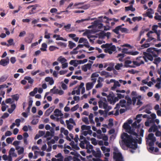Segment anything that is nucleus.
<instances>
[{"instance_id": "obj_20", "label": "nucleus", "mask_w": 161, "mask_h": 161, "mask_svg": "<svg viewBox=\"0 0 161 161\" xmlns=\"http://www.w3.org/2000/svg\"><path fill=\"white\" fill-rule=\"evenodd\" d=\"M24 79L28 80V82L29 83L32 84L34 82V80L30 76H25Z\"/></svg>"}, {"instance_id": "obj_28", "label": "nucleus", "mask_w": 161, "mask_h": 161, "mask_svg": "<svg viewBox=\"0 0 161 161\" xmlns=\"http://www.w3.org/2000/svg\"><path fill=\"white\" fill-rule=\"evenodd\" d=\"M84 46H85V47L87 48H89L90 47V45H89V44H79L76 47V49H78L79 48L83 47Z\"/></svg>"}, {"instance_id": "obj_22", "label": "nucleus", "mask_w": 161, "mask_h": 161, "mask_svg": "<svg viewBox=\"0 0 161 161\" xmlns=\"http://www.w3.org/2000/svg\"><path fill=\"white\" fill-rule=\"evenodd\" d=\"M123 127L126 130H130L131 129V127L127 123H125L123 125Z\"/></svg>"}, {"instance_id": "obj_62", "label": "nucleus", "mask_w": 161, "mask_h": 161, "mask_svg": "<svg viewBox=\"0 0 161 161\" xmlns=\"http://www.w3.org/2000/svg\"><path fill=\"white\" fill-rule=\"evenodd\" d=\"M10 61L12 64H14L16 61V58L14 57H12L10 59Z\"/></svg>"}, {"instance_id": "obj_17", "label": "nucleus", "mask_w": 161, "mask_h": 161, "mask_svg": "<svg viewBox=\"0 0 161 161\" xmlns=\"http://www.w3.org/2000/svg\"><path fill=\"white\" fill-rule=\"evenodd\" d=\"M94 85L91 82H88L86 84V89L87 91L92 89Z\"/></svg>"}, {"instance_id": "obj_21", "label": "nucleus", "mask_w": 161, "mask_h": 161, "mask_svg": "<svg viewBox=\"0 0 161 161\" xmlns=\"http://www.w3.org/2000/svg\"><path fill=\"white\" fill-rule=\"evenodd\" d=\"M54 108L53 107H50L47 110L45 113V114L47 115H49V114L53 111Z\"/></svg>"}, {"instance_id": "obj_37", "label": "nucleus", "mask_w": 161, "mask_h": 161, "mask_svg": "<svg viewBox=\"0 0 161 161\" xmlns=\"http://www.w3.org/2000/svg\"><path fill=\"white\" fill-rule=\"evenodd\" d=\"M59 48L57 47L53 46H51L49 47V50L50 51H53L56 49H58Z\"/></svg>"}, {"instance_id": "obj_6", "label": "nucleus", "mask_w": 161, "mask_h": 161, "mask_svg": "<svg viewBox=\"0 0 161 161\" xmlns=\"http://www.w3.org/2000/svg\"><path fill=\"white\" fill-rule=\"evenodd\" d=\"M120 30L122 33H127L128 30L126 28H122V25H119L115 27V29L113 30V31L116 34H119V31Z\"/></svg>"}, {"instance_id": "obj_30", "label": "nucleus", "mask_w": 161, "mask_h": 161, "mask_svg": "<svg viewBox=\"0 0 161 161\" xmlns=\"http://www.w3.org/2000/svg\"><path fill=\"white\" fill-rule=\"evenodd\" d=\"M161 61V58L160 57H158L155 58L153 62V63L157 65Z\"/></svg>"}, {"instance_id": "obj_33", "label": "nucleus", "mask_w": 161, "mask_h": 161, "mask_svg": "<svg viewBox=\"0 0 161 161\" xmlns=\"http://www.w3.org/2000/svg\"><path fill=\"white\" fill-rule=\"evenodd\" d=\"M112 43H106L105 44H103L102 45L101 47L102 48H108L109 47H110V46L112 45Z\"/></svg>"}, {"instance_id": "obj_25", "label": "nucleus", "mask_w": 161, "mask_h": 161, "mask_svg": "<svg viewBox=\"0 0 161 161\" xmlns=\"http://www.w3.org/2000/svg\"><path fill=\"white\" fill-rule=\"evenodd\" d=\"M47 44L45 43H43L42 45V47L40 48V50L42 51H45L47 50Z\"/></svg>"}, {"instance_id": "obj_41", "label": "nucleus", "mask_w": 161, "mask_h": 161, "mask_svg": "<svg viewBox=\"0 0 161 161\" xmlns=\"http://www.w3.org/2000/svg\"><path fill=\"white\" fill-rule=\"evenodd\" d=\"M123 66V64L122 63L117 64L115 66V68L118 70L120 69V67Z\"/></svg>"}, {"instance_id": "obj_34", "label": "nucleus", "mask_w": 161, "mask_h": 161, "mask_svg": "<svg viewBox=\"0 0 161 161\" xmlns=\"http://www.w3.org/2000/svg\"><path fill=\"white\" fill-rule=\"evenodd\" d=\"M142 17L141 16L134 17L132 18V20L135 22L136 21H139L142 19Z\"/></svg>"}, {"instance_id": "obj_39", "label": "nucleus", "mask_w": 161, "mask_h": 161, "mask_svg": "<svg viewBox=\"0 0 161 161\" xmlns=\"http://www.w3.org/2000/svg\"><path fill=\"white\" fill-rule=\"evenodd\" d=\"M37 6H35L34 5L32 8L31 10L29 12V14H33L35 13V12L34 11L35 10H36V9Z\"/></svg>"}, {"instance_id": "obj_7", "label": "nucleus", "mask_w": 161, "mask_h": 161, "mask_svg": "<svg viewBox=\"0 0 161 161\" xmlns=\"http://www.w3.org/2000/svg\"><path fill=\"white\" fill-rule=\"evenodd\" d=\"M113 158L115 161H124V158L120 153L114 152Z\"/></svg>"}, {"instance_id": "obj_26", "label": "nucleus", "mask_w": 161, "mask_h": 161, "mask_svg": "<svg viewBox=\"0 0 161 161\" xmlns=\"http://www.w3.org/2000/svg\"><path fill=\"white\" fill-rule=\"evenodd\" d=\"M91 128V127L90 126L86 125H83L81 126V129L82 130H90Z\"/></svg>"}, {"instance_id": "obj_5", "label": "nucleus", "mask_w": 161, "mask_h": 161, "mask_svg": "<svg viewBox=\"0 0 161 161\" xmlns=\"http://www.w3.org/2000/svg\"><path fill=\"white\" fill-rule=\"evenodd\" d=\"M143 58L146 62H147V59L152 61L153 60V56L150 53L146 52H143Z\"/></svg>"}, {"instance_id": "obj_43", "label": "nucleus", "mask_w": 161, "mask_h": 161, "mask_svg": "<svg viewBox=\"0 0 161 161\" xmlns=\"http://www.w3.org/2000/svg\"><path fill=\"white\" fill-rule=\"evenodd\" d=\"M87 61V59H85L83 60H79L76 61L78 63V64H84Z\"/></svg>"}, {"instance_id": "obj_1", "label": "nucleus", "mask_w": 161, "mask_h": 161, "mask_svg": "<svg viewBox=\"0 0 161 161\" xmlns=\"http://www.w3.org/2000/svg\"><path fill=\"white\" fill-rule=\"evenodd\" d=\"M121 138L126 146L132 149L130 150L132 153H134V150L137 147V142L131 136L128 135L126 133H124L121 136Z\"/></svg>"}, {"instance_id": "obj_49", "label": "nucleus", "mask_w": 161, "mask_h": 161, "mask_svg": "<svg viewBox=\"0 0 161 161\" xmlns=\"http://www.w3.org/2000/svg\"><path fill=\"white\" fill-rule=\"evenodd\" d=\"M95 36L93 35H88L87 36V37L88 39H89V41L90 42L92 43H93L94 42V41L93 40H92L90 39L91 38H94L95 37Z\"/></svg>"}, {"instance_id": "obj_48", "label": "nucleus", "mask_w": 161, "mask_h": 161, "mask_svg": "<svg viewBox=\"0 0 161 161\" xmlns=\"http://www.w3.org/2000/svg\"><path fill=\"white\" fill-rule=\"evenodd\" d=\"M91 141H92V143L94 145H96L97 144V142L96 141V139L94 138H92L91 139Z\"/></svg>"}, {"instance_id": "obj_27", "label": "nucleus", "mask_w": 161, "mask_h": 161, "mask_svg": "<svg viewBox=\"0 0 161 161\" xmlns=\"http://www.w3.org/2000/svg\"><path fill=\"white\" fill-rule=\"evenodd\" d=\"M148 139L150 140H156V138L154 136V134L153 133L149 134L148 136Z\"/></svg>"}, {"instance_id": "obj_57", "label": "nucleus", "mask_w": 161, "mask_h": 161, "mask_svg": "<svg viewBox=\"0 0 161 161\" xmlns=\"http://www.w3.org/2000/svg\"><path fill=\"white\" fill-rule=\"evenodd\" d=\"M116 95L117 96V97L118 98V99H120L122 98H124L125 97L124 95H122L120 93H117Z\"/></svg>"}, {"instance_id": "obj_31", "label": "nucleus", "mask_w": 161, "mask_h": 161, "mask_svg": "<svg viewBox=\"0 0 161 161\" xmlns=\"http://www.w3.org/2000/svg\"><path fill=\"white\" fill-rule=\"evenodd\" d=\"M90 18L88 17V18L86 19H82L81 20H77L76 21L75 23H80L81 22H83L84 21H88V20H90Z\"/></svg>"}, {"instance_id": "obj_11", "label": "nucleus", "mask_w": 161, "mask_h": 161, "mask_svg": "<svg viewBox=\"0 0 161 161\" xmlns=\"http://www.w3.org/2000/svg\"><path fill=\"white\" fill-rule=\"evenodd\" d=\"M96 150L97 152H95L94 150H92V154L95 157L100 158L101 157V152L99 148H97Z\"/></svg>"}, {"instance_id": "obj_13", "label": "nucleus", "mask_w": 161, "mask_h": 161, "mask_svg": "<svg viewBox=\"0 0 161 161\" xmlns=\"http://www.w3.org/2000/svg\"><path fill=\"white\" fill-rule=\"evenodd\" d=\"M91 66L92 64L90 63L85 64L82 66V69L84 71L86 72L87 71L88 69H91Z\"/></svg>"}, {"instance_id": "obj_63", "label": "nucleus", "mask_w": 161, "mask_h": 161, "mask_svg": "<svg viewBox=\"0 0 161 161\" xmlns=\"http://www.w3.org/2000/svg\"><path fill=\"white\" fill-rule=\"evenodd\" d=\"M7 77H5L4 76H1L0 78V82H3L5 81L7 79Z\"/></svg>"}, {"instance_id": "obj_50", "label": "nucleus", "mask_w": 161, "mask_h": 161, "mask_svg": "<svg viewBox=\"0 0 161 161\" xmlns=\"http://www.w3.org/2000/svg\"><path fill=\"white\" fill-rule=\"evenodd\" d=\"M150 44L148 43H145L141 45V47L142 48H146L149 47Z\"/></svg>"}, {"instance_id": "obj_64", "label": "nucleus", "mask_w": 161, "mask_h": 161, "mask_svg": "<svg viewBox=\"0 0 161 161\" xmlns=\"http://www.w3.org/2000/svg\"><path fill=\"white\" fill-rule=\"evenodd\" d=\"M13 140L14 138L12 139L10 137H8L6 139V141L9 144L11 143Z\"/></svg>"}, {"instance_id": "obj_3", "label": "nucleus", "mask_w": 161, "mask_h": 161, "mask_svg": "<svg viewBox=\"0 0 161 161\" xmlns=\"http://www.w3.org/2000/svg\"><path fill=\"white\" fill-rule=\"evenodd\" d=\"M146 52L151 54L154 57H157L161 53V49L156 48L150 47L147 49Z\"/></svg>"}, {"instance_id": "obj_52", "label": "nucleus", "mask_w": 161, "mask_h": 161, "mask_svg": "<svg viewBox=\"0 0 161 161\" xmlns=\"http://www.w3.org/2000/svg\"><path fill=\"white\" fill-rule=\"evenodd\" d=\"M128 49L126 48H124L122 49V53L124 54H129V52L128 51Z\"/></svg>"}, {"instance_id": "obj_16", "label": "nucleus", "mask_w": 161, "mask_h": 161, "mask_svg": "<svg viewBox=\"0 0 161 161\" xmlns=\"http://www.w3.org/2000/svg\"><path fill=\"white\" fill-rule=\"evenodd\" d=\"M79 43H83L84 44H89L88 41L87 40L83 37L80 38L78 42Z\"/></svg>"}, {"instance_id": "obj_60", "label": "nucleus", "mask_w": 161, "mask_h": 161, "mask_svg": "<svg viewBox=\"0 0 161 161\" xmlns=\"http://www.w3.org/2000/svg\"><path fill=\"white\" fill-rule=\"evenodd\" d=\"M99 107L100 108H102L103 106L104 103L102 100L99 101L98 102Z\"/></svg>"}, {"instance_id": "obj_2", "label": "nucleus", "mask_w": 161, "mask_h": 161, "mask_svg": "<svg viewBox=\"0 0 161 161\" xmlns=\"http://www.w3.org/2000/svg\"><path fill=\"white\" fill-rule=\"evenodd\" d=\"M143 57L139 56L136 58V60L132 61L130 60H127L125 61V65L126 67L135 68L138 67L142 64H144L142 58Z\"/></svg>"}, {"instance_id": "obj_59", "label": "nucleus", "mask_w": 161, "mask_h": 161, "mask_svg": "<svg viewBox=\"0 0 161 161\" xmlns=\"http://www.w3.org/2000/svg\"><path fill=\"white\" fill-rule=\"evenodd\" d=\"M9 114L7 113H4L1 116V118L3 119H4L8 117L9 116Z\"/></svg>"}, {"instance_id": "obj_24", "label": "nucleus", "mask_w": 161, "mask_h": 161, "mask_svg": "<svg viewBox=\"0 0 161 161\" xmlns=\"http://www.w3.org/2000/svg\"><path fill=\"white\" fill-rule=\"evenodd\" d=\"M125 11H128L130 10L132 11H134L135 10V8L132 7V6L131 5L130 6L125 7Z\"/></svg>"}, {"instance_id": "obj_15", "label": "nucleus", "mask_w": 161, "mask_h": 161, "mask_svg": "<svg viewBox=\"0 0 161 161\" xmlns=\"http://www.w3.org/2000/svg\"><path fill=\"white\" fill-rule=\"evenodd\" d=\"M158 130V127L155 125L154 124L149 129L148 131L149 132H151L153 131V132H156Z\"/></svg>"}, {"instance_id": "obj_51", "label": "nucleus", "mask_w": 161, "mask_h": 161, "mask_svg": "<svg viewBox=\"0 0 161 161\" xmlns=\"http://www.w3.org/2000/svg\"><path fill=\"white\" fill-rule=\"evenodd\" d=\"M93 146L92 145L90 144V143L89 144H87L86 147V149H91L92 150L93 149Z\"/></svg>"}, {"instance_id": "obj_32", "label": "nucleus", "mask_w": 161, "mask_h": 161, "mask_svg": "<svg viewBox=\"0 0 161 161\" xmlns=\"http://www.w3.org/2000/svg\"><path fill=\"white\" fill-rule=\"evenodd\" d=\"M90 4H87L85 5H84L83 6L81 7H77L76 8H82L84 9H88L90 8Z\"/></svg>"}, {"instance_id": "obj_55", "label": "nucleus", "mask_w": 161, "mask_h": 161, "mask_svg": "<svg viewBox=\"0 0 161 161\" xmlns=\"http://www.w3.org/2000/svg\"><path fill=\"white\" fill-rule=\"evenodd\" d=\"M21 122V120L19 119H17L15 120L16 123V125L17 127H19L20 125V123Z\"/></svg>"}, {"instance_id": "obj_46", "label": "nucleus", "mask_w": 161, "mask_h": 161, "mask_svg": "<svg viewBox=\"0 0 161 161\" xmlns=\"http://www.w3.org/2000/svg\"><path fill=\"white\" fill-rule=\"evenodd\" d=\"M78 49H76V47L74 48L72 51L70 52V53L71 55L76 54L78 53V51H76Z\"/></svg>"}, {"instance_id": "obj_58", "label": "nucleus", "mask_w": 161, "mask_h": 161, "mask_svg": "<svg viewBox=\"0 0 161 161\" xmlns=\"http://www.w3.org/2000/svg\"><path fill=\"white\" fill-rule=\"evenodd\" d=\"M108 48L113 52L115 51L116 50V47L115 45H111Z\"/></svg>"}, {"instance_id": "obj_36", "label": "nucleus", "mask_w": 161, "mask_h": 161, "mask_svg": "<svg viewBox=\"0 0 161 161\" xmlns=\"http://www.w3.org/2000/svg\"><path fill=\"white\" fill-rule=\"evenodd\" d=\"M95 24H96L98 26V28L99 29H101L103 26V25L101 23H98L97 21H95Z\"/></svg>"}, {"instance_id": "obj_9", "label": "nucleus", "mask_w": 161, "mask_h": 161, "mask_svg": "<svg viewBox=\"0 0 161 161\" xmlns=\"http://www.w3.org/2000/svg\"><path fill=\"white\" fill-rule=\"evenodd\" d=\"M34 38V34L31 33H29L28 36L25 37V42L27 43H31L32 42Z\"/></svg>"}, {"instance_id": "obj_4", "label": "nucleus", "mask_w": 161, "mask_h": 161, "mask_svg": "<svg viewBox=\"0 0 161 161\" xmlns=\"http://www.w3.org/2000/svg\"><path fill=\"white\" fill-rule=\"evenodd\" d=\"M107 100L110 104H114L119 100L117 97H114V95L112 92H110L107 96Z\"/></svg>"}, {"instance_id": "obj_18", "label": "nucleus", "mask_w": 161, "mask_h": 161, "mask_svg": "<svg viewBox=\"0 0 161 161\" xmlns=\"http://www.w3.org/2000/svg\"><path fill=\"white\" fill-rule=\"evenodd\" d=\"M147 11L146 13V16L150 18H152L153 16L152 15V13L151 12V11H153L152 9L151 8L147 10Z\"/></svg>"}, {"instance_id": "obj_14", "label": "nucleus", "mask_w": 161, "mask_h": 161, "mask_svg": "<svg viewBox=\"0 0 161 161\" xmlns=\"http://www.w3.org/2000/svg\"><path fill=\"white\" fill-rule=\"evenodd\" d=\"M89 142L87 141L86 139L84 140V141H81L80 142L79 144L80 147L82 149L85 148V144H89Z\"/></svg>"}, {"instance_id": "obj_40", "label": "nucleus", "mask_w": 161, "mask_h": 161, "mask_svg": "<svg viewBox=\"0 0 161 161\" xmlns=\"http://www.w3.org/2000/svg\"><path fill=\"white\" fill-rule=\"evenodd\" d=\"M13 99L17 101L19 97V95L18 94H16L14 95H13L12 96Z\"/></svg>"}, {"instance_id": "obj_44", "label": "nucleus", "mask_w": 161, "mask_h": 161, "mask_svg": "<svg viewBox=\"0 0 161 161\" xmlns=\"http://www.w3.org/2000/svg\"><path fill=\"white\" fill-rule=\"evenodd\" d=\"M56 86H54L53 88L50 90V92H52L53 94H56L58 92V89H54L56 88Z\"/></svg>"}, {"instance_id": "obj_47", "label": "nucleus", "mask_w": 161, "mask_h": 161, "mask_svg": "<svg viewBox=\"0 0 161 161\" xmlns=\"http://www.w3.org/2000/svg\"><path fill=\"white\" fill-rule=\"evenodd\" d=\"M98 84L96 86V88H100L103 86V84L100 82L99 81V80H97Z\"/></svg>"}, {"instance_id": "obj_53", "label": "nucleus", "mask_w": 161, "mask_h": 161, "mask_svg": "<svg viewBox=\"0 0 161 161\" xmlns=\"http://www.w3.org/2000/svg\"><path fill=\"white\" fill-rule=\"evenodd\" d=\"M38 122V120L37 119H34L31 122V124L33 125H36Z\"/></svg>"}, {"instance_id": "obj_61", "label": "nucleus", "mask_w": 161, "mask_h": 161, "mask_svg": "<svg viewBox=\"0 0 161 161\" xmlns=\"http://www.w3.org/2000/svg\"><path fill=\"white\" fill-rule=\"evenodd\" d=\"M54 24V25L58 26V27L61 28L63 26V25H64V23H63L62 24H59L58 23L55 22Z\"/></svg>"}, {"instance_id": "obj_42", "label": "nucleus", "mask_w": 161, "mask_h": 161, "mask_svg": "<svg viewBox=\"0 0 161 161\" xmlns=\"http://www.w3.org/2000/svg\"><path fill=\"white\" fill-rule=\"evenodd\" d=\"M100 35H103V36H106L107 37H109L110 35V33L109 32H107L106 33H104L103 31L101 33H100Z\"/></svg>"}, {"instance_id": "obj_54", "label": "nucleus", "mask_w": 161, "mask_h": 161, "mask_svg": "<svg viewBox=\"0 0 161 161\" xmlns=\"http://www.w3.org/2000/svg\"><path fill=\"white\" fill-rule=\"evenodd\" d=\"M57 44L61 46H63L64 47H66L67 46V44L65 43L62 42H58Z\"/></svg>"}, {"instance_id": "obj_45", "label": "nucleus", "mask_w": 161, "mask_h": 161, "mask_svg": "<svg viewBox=\"0 0 161 161\" xmlns=\"http://www.w3.org/2000/svg\"><path fill=\"white\" fill-rule=\"evenodd\" d=\"M79 107V105L78 104H76L72 108L71 110L72 111H74L76 110Z\"/></svg>"}, {"instance_id": "obj_38", "label": "nucleus", "mask_w": 161, "mask_h": 161, "mask_svg": "<svg viewBox=\"0 0 161 161\" xmlns=\"http://www.w3.org/2000/svg\"><path fill=\"white\" fill-rule=\"evenodd\" d=\"M54 112L55 113V115L56 117H58L59 116V114L61 113V111L58 109H56Z\"/></svg>"}, {"instance_id": "obj_29", "label": "nucleus", "mask_w": 161, "mask_h": 161, "mask_svg": "<svg viewBox=\"0 0 161 161\" xmlns=\"http://www.w3.org/2000/svg\"><path fill=\"white\" fill-rule=\"evenodd\" d=\"M69 47L70 49H72L74 47L76 46V44L71 41H69Z\"/></svg>"}, {"instance_id": "obj_10", "label": "nucleus", "mask_w": 161, "mask_h": 161, "mask_svg": "<svg viewBox=\"0 0 161 161\" xmlns=\"http://www.w3.org/2000/svg\"><path fill=\"white\" fill-rule=\"evenodd\" d=\"M126 101L124 99L121 100L119 101V103H117L116 107L114 108V109H118L120 108V106L122 107H127L126 105Z\"/></svg>"}, {"instance_id": "obj_19", "label": "nucleus", "mask_w": 161, "mask_h": 161, "mask_svg": "<svg viewBox=\"0 0 161 161\" xmlns=\"http://www.w3.org/2000/svg\"><path fill=\"white\" fill-rule=\"evenodd\" d=\"M125 54L124 53H119L118 54L117 56V58H119V60L120 61H122L123 60V59L124 57L125 56Z\"/></svg>"}, {"instance_id": "obj_23", "label": "nucleus", "mask_w": 161, "mask_h": 161, "mask_svg": "<svg viewBox=\"0 0 161 161\" xmlns=\"http://www.w3.org/2000/svg\"><path fill=\"white\" fill-rule=\"evenodd\" d=\"M142 116V114H138L136 116V119L137 120L136 121L137 123H139L142 120V119L141 118Z\"/></svg>"}, {"instance_id": "obj_12", "label": "nucleus", "mask_w": 161, "mask_h": 161, "mask_svg": "<svg viewBox=\"0 0 161 161\" xmlns=\"http://www.w3.org/2000/svg\"><path fill=\"white\" fill-rule=\"evenodd\" d=\"M9 59L7 57L5 59H2L0 61V65L5 66L9 63Z\"/></svg>"}, {"instance_id": "obj_35", "label": "nucleus", "mask_w": 161, "mask_h": 161, "mask_svg": "<svg viewBox=\"0 0 161 161\" xmlns=\"http://www.w3.org/2000/svg\"><path fill=\"white\" fill-rule=\"evenodd\" d=\"M155 14L156 15L154 16V19L156 20L161 21V16L159 15L157 13H156Z\"/></svg>"}, {"instance_id": "obj_8", "label": "nucleus", "mask_w": 161, "mask_h": 161, "mask_svg": "<svg viewBox=\"0 0 161 161\" xmlns=\"http://www.w3.org/2000/svg\"><path fill=\"white\" fill-rule=\"evenodd\" d=\"M158 26L157 25H154L152 27V30L154 31V33H155L157 35V40L158 41H161V40L160 38V35L161 34V31L160 30H157Z\"/></svg>"}, {"instance_id": "obj_56", "label": "nucleus", "mask_w": 161, "mask_h": 161, "mask_svg": "<svg viewBox=\"0 0 161 161\" xmlns=\"http://www.w3.org/2000/svg\"><path fill=\"white\" fill-rule=\"evenodd\" d=\"M24 148L23 147L20 148V149L18 151V153L19 155H20L24 153Z\"/></svg>"}]
</instances>
